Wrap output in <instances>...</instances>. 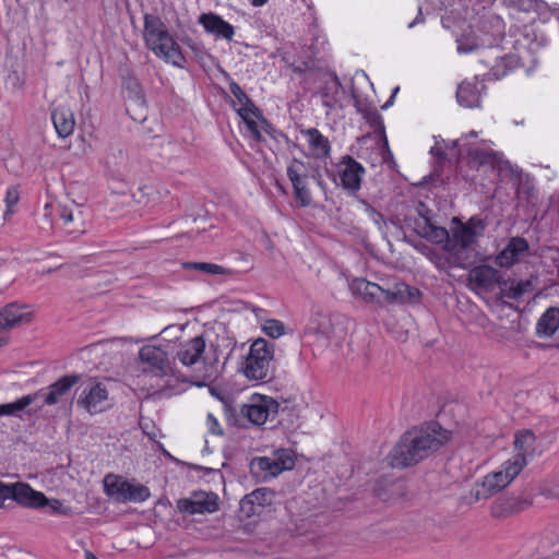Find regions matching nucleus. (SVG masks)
<instances>
[{
    "mask_svg": "<svg viewBox=\"0 0 559 559\" xmlns=\"http://www.w3.org/2000/svg\"><path fill=\"white\" fill-rule=\"evenodd\" d=\"M451 439V431L438 421H429L402 435L394 447L393 461L396 466L416 465L437 452Z\"/></svg>",
    "mask_w": 559,
    "mask_h": 559,
    "instance_id": "f257e3e1",
    "label": "nucleus"
},
{
    "mask_svg": "<svg viewBox=\"0 0 559 559\" xmlns=\"http://www.w3.org/2000/svg\"><path fill=\"white\" fill-rule=\"evenodd\" d=\"M144 39L146 46L159 58L183 69L187 60L179 45L169 34L164 22L156 15L144 16Z\"/></svg>",
    "mask_w": 559,
    "mask_h": 559,
    "instance_id": "f03ea898",
    "label": "nucleus"
},
{
    "mask_svg": "<svg viewBox=\"0 0 559 559\" xmlns=\"http://www.w3.org/2000/svg\"><path fill=\"white\" fill-rule=\"evenodd\" d=\"M468 138H477V132L471 131L464 138L452 141L451 151L457 150L455 158L459 163L466 159L468 166L472 168L490 165L492 168H497L499 171L508 170L512 174L521 176L522 170L518 167L514 168L509 160L502 158L501 154L491 150H484L469 145L467 142Z\"/></svg>",
    "mask_w": 559,
    "mask_h": 559,
    "instance_id": "7ed1b4c3",
    "label": "nucleus"
},
{
    "mask_svg": "<svg viewBox=\"0 0 559 559\" xmlns=\"http://www.w3.org/2000/svg\"><path fill=\"white\" fill-rule=\"evenodd\" d=\"M453 223L456 226L451 229L450 241L443 246V250L460 260L461 254L469 250L477 242V239L484 235L487 223L479 216H472L466 223H462L454 217Z\"/></svg>",
    "mask_w": 559,
    "mask_h": 559,
    "instance_id": "20e7f679",
    "label": "nucleus"
},
{
    "mask_svg": "<svg viewBox=\"0 0 559 559\" xmlns=\"http://www.w3.org/2000/svg\"><path fill=\"white\" fill-rule=\"evenodd\" d=\"M274 344L259 337L250 346L246 357L243 374L250 380H266L273 378Z\"/></svg>",
    "mask_w": 559,
    "mask_h": 559,
    "instance_id": "39448f33",
    "label": "nucleus"
},
{
    "mask_svg": "<svg viewBox=\"0 0 559 559\" xmlns=\"http://www.w3.org/2000/svg\"><path fill=\"white\" fill-rule=\"evenodd\" d=\"M526 463L523 455H513L501 465V469L486 475L481 484L474 490L476 500L487 499L507 487L521 473Z\"/></svg>",
    "mask_w": 559,
    "mask_h": 559,
    "instance_id": "423d86ee",
    "label": "nucleus"
},
{
    "mask_svg": "<svg viewBox=\"0 0 559 559\" xmlns=\"http://www.w3.org/2000/svg\"><path fill=\"white\" fill-rule=\"evenodd\" d=\"M294 467V453L284 448L273 451L271 456H255L249 464L250 473L258 481H266Z\"/></svg>",
    "mask_w": 559,
    "mask_h": 559,
    "instance_id": "0eeeda50",
    "label": "nucleus"
},
{
    "mask_svg": "<svg viewBox=\"0 0 559 559\" xmlns=\"http://www.w3.org/2000/svg\"><path fill=\"white\" fill-rule=\"evenodd\" d=\"M105 492L118 502H144L151 496L150 489L133 480L108 474L104 478Z\"/></svg>",
    "mask_w": 559,
    "mask_h": 559,
    "instance_id": "6e6552de",
    "label": "nucleus"
},
{
    "mask_svg": "<svg viewBox=\"0 0 559 559\" xmlns=\"http://www.w3.org/2000/svg\"><path fill=\"white\" fill-rule=\"evenodd\" d=\"M278 409L280 404L273 397L254 394L248 403L241 405L240 414L252 425L261 426L267 420H274Z\"/></svg>",
    "mask_w": 559,
    "mask_h": 559,
    "instance_id": "1a4fd4ad",
    "label": "nucleus"
},
{
    "mask_svg": "<svg viewBox=\"0 0 559 559\" xmlns=\"http://www.w3.org/2000/svg\"><path fill=\"white\" fill-rule=\"evenodd\" d=\"M80 380V374H64L47 388L40 389L39 391H43V394L38 399H43L41 404L37 405L34 409H29L27 413H37L45 405L52 406L67 400L72 388L78 384Z\"/></svg>",
    "mask_w": 559,
    "mask_h": 559,
    "instance_id": "9d476101",
    "label": "nucleus"
},
{
    "mask_svg": "<svg viewBox=\"0 0 559 559\" xmlns=\"http://www.w3.org/2000/svg\"><path fill=\"white\" fill-rule=\"evenodd\" d=\"M287 177L292 182L294 198L301 207H308L312 204L311 192L308 188V178L310 177L304 162L296 158L293 159L287 167Z\"/></svg>",
    "mask_w": 559,
    "mask_h": 559,
    "instance_id": "9b49d317",
    "label": "nucleus"
},
{
    "mask_svg": "<svg viewBox=\"0 0 559 559\" xmlns=\"http://www.w3.org/2000/svg\"><path fill=\"white\" fill-rule=\"evenodd\" d=\"M177 508L190 515L213 513L218 509V497L213 492L194 491L190 498L179 499Z\"/></svg>",
    "mask_w": 559,
    "mask_h": 559,
    "instance_id": "f8f14e48",
    "label": "nucleus"
},
{
    "mask_svg": "<svg viewBox=\"0 0 559 559\" xmlns=\"http://www.w3.org/2000/svg\"><path fill=\"white\" fill-rule=\"evenodd\" d=\"M322 86L319 94L322 98V104L329 109H334L340 104L341 96L345 93L338 76L334 72H325L319 70L318 79Z\"/></svg>",
    "mask_w": 559,
    "mask_h": 559,
    "instance_id": "ddd939ff",
    "label": "nucleus"
},
{
    "mask_svg": "<svg viewBox=\"0 0 559 559\" xmlns=\"http://www.w3.org/2000/svg\"><path fill=\"white\" fill-rule=\"evenodd\" d=\"M142 362L150 366V372L157 377L174 374L168 355L160 347L145 345L139 352Z\"/></svg>",
    "mask_w": 559,
    "mask_h": 559,
    "instance_id": "4468645a",
    "label": "nucleus"
},
{
    "mask_svg": "<svg viewBox=\"0 0 559 559\" xmlns=\"http://www.w3.org/2000/svg\"><path fill=\"white\" fill-rule=\"evenodd\" d=\"M275 492L270 488H258L240 500V512L247 518L260 515L274 501Z\"/></svg>",
    "mask_w": 559,
    "mask_h": 559,
    "instance_id": "2eb2a0df",
    "label": "nucleus"
},
{
    "mask_svg": "<svg viewBox=\"0 0 559 559\" xmlns=\"http://www.w3.org/2000/svg\"><path fill=\"white\" fill-rule=\"evenodd\" d=\"M8 492L9 499L25 508L40 509L47 502V497L43 492L34 490L26 483L9 484Z\"/></svg>",
    "mask_w": 559,
    "mask_h": 559,
    "instance_id": "dca6fc26",
    "label": "nucleus"
},
{
    "mask_svg": "<svg viewBox=\"0 0 559 559\" xmlns=\"http://www.w3.org/2000/svg\"><path fill=\"white\" fill-rule=\"evenodd\" d=\"M108 399V391L106 386L100 383H94L86 386L80 397L78 399V405L86 409L90 414H96L102 412L103 403Z\"/></svg>",
    "mask_w": 559,
    "mask_h": 559,
    "instance_id": "f3484780",
    "label": "nucleus"
},
{
    "mask_svg": "<svg viewBox=\"0 0 559 559\" xmlns=\"http://www.w3.org/2000/svg\"><path fill=\"white\" fill-rule=\"evenodd\" d=\"M530 250L528 241L523 237H512L507 246L496 255L495 263L500 267H511L519 262L522 254Z\"/></svg>",
    "mask_w": 559,
    "mask_h": 559,
    "instance_id": "a211bd4d",
    "label": "nucleus"
},
{
    "mask_svg": "<svg viewBox=\"0 0 559 559\" xmlns=\"http://www.w3.org/2000/svg\"><path fill=\"white\" fill-rule=\"evenodd\" d=\"M485 88L484 80L480 81L476 75L473 81H464L459 85L456 99L466 108L478 107Z\"/></svg>",
    "mask_w": 559,
    "mask_h": 559,
    "instance_id": "6ab92c4d",
    "label": "nucleus"
},
{
    "mask_svg": "<svg viewBox=\"0 0 559 559\" xmlns=\"http://www.w3.org/2000/svg\"><path fill=\"white\" fill-rule=\"evenodd\" d=\"M349 290L356 297L364 301L376 305H383L384 288L380 285L369 282L366 278L356 277L349 283Z\"/></svg>",
    "mask_w": 559,
    "mask_h": 559,
    "instance_id": "aec40b11",
    "label": "nucleus"
},
{
    "mask_svg": "<svg viewBox=\"0 0 559 559\" xmlns=\"http://www.w3.org/2000/svg\"><path fill=\"white\" fill-rule=\"evenodd\" d=\"M341 165L343 168L340 171V177L343 188L356 192L360 188L365 168L349 155L343 157Z\"/></svg>",
    "mask_w": 559,
    "mask_h": 559,
    "instance_id": "412c9836",
    "label": "nucleus"
},
{
    "mask_svg": "<svg viewBox=\"0 0 559 559\" xmlns=\"http://www.w3.org/2000/svg\"><path fill=\"white\" fill-rule=\"evenodd\" d=\"M199 23L203 26L206 33L214 35L216 38H223L228 41L234 38V26L216 13H202L199 16Z\"/></svg>",
    "mask_w": 559,
    "mask_h": 559,
    "instance_id": "4be33fe9",
    "label": "nucleus"
},
{
    "mask_svg": "<svg viewBox=\"0 0 559 559\" xmlns=\"http://www.w3.org/2000/svg\"><path fill=\"white\" fill-rule=\"evenodd\" d=\"M205 350V340L202 335L181 343L176 358L186 367L194 366L202 358Z\"/></svg>",
    "mask_w": 559,
    "mask_h": 559,
    "instance_id": "5701e85b",
    "label": "nucleus"
},
{
    "mask_svg": "<svg viewBox=\"0 0 559 559\" xmlns=\"http://www.w3.org/2000/svg\"><path fill=\"white\" fill-rule=\"evenodd\" d=\"M27 307L11 302L0 310V330H10L31 321V312L24 311Z\"/></svg>",
    "mask_w": 559,
    "mask_h": 559,
    "instance_id": "b1692460",
    "label": "nucleus"
},
{
    "mask_svg": "<svg viewBox=\"0 0 559 559\" xmlns=\"http://www.w3.org/2000/svg\"><path fill=\"white\" fill-rule=\"evenodd\" d=\"M229 80V91L235 97L233 102L234 106L236 104L240 105L237 109V114L239 116H245L246 114H252L254 118L262 117L261 109L253 103V100L247 95V93L241 88V86L230 79L228 74H226Z\"/></svg>",
    "mask_w": 559,
    "mask_h": 559,
    "instance_id": "393cba45",
    "label": "nucleus"
},
{
    "mask_svg": "<svg viewBox=\"0 0 559 559\" xmlns=\"http://www.w3.org/2000/svg\"><path fill=\"white\" fill-rule=\"evenodd\" d=\"M469 278L476 286L489 289L496 284L500 286L502 275L497 269L487 264H480L471 270Z\"/></svg>",
    "mask_w": 559,
    "mask_h": 559,
    "instance_id": "a878e982",
    "label": "nucleus"
},
{
    "mask_svg": "<svg viewBox=\"0 0 559 559\" xmlns=\"http://www.w3.org/2000/svg\"><path fill=\"white\" fill-rule=\"evenodd\" d=\"M499 289L501 298L519 300L524 295L534 290V284L532 280L516 281L502 277V281H500Z\"/></svg>",
    "mask_w": 559,
    "mask_h": 559,
    "instance_id": "bb28decb",
    "label": "nucleus"
},
{
    "mask_svg": "<svg viewBox=\"0 0 559 559\" xmlns=\"http://www.w3.org/2000/svg\"><path fill=\"white\" fill-rule=\"evenodd\" d=\"M559 329V307H549L539 317L535 334L539 338L551 337Z\"/></svg>",
    "mask_w": 559,
    "mask_h": 559,
    "instance_id": "cd10ccee",
    "label": "nucleus"
},
{
    "mask_svg": "<svg viewBox=\"0 0 559 559\" xmlns=\"http://www.w3.org/2000/svg\"><path fill=\"white\" fill-rule=\"evenodd\" d=\"M58 215L62 219L63 226L68 228V233L75 234L84 231L82 211L78 205H59Z\"/></svg>",
    "mask_w": 559,
    "mask_h": 559,
    "instance_id": "c85d7f7f",
    "label": "nucleus"
},
{
    "mask_svg": "<svg viewBox=\"0 0 559 559\" xmlns=\"http://www.w3.org/2000/svg\"><path fill=\"white\" fill-rule=\"evenodd\" d=\"M51 120L60 138H67L73 133L75 120L73 112L64 107H57L51 111Z\"/></svg>",
    "mask_w": 559,
    "mask_h": 559,
    "instance_id": "c756f323",
    "label": "nucleus"
},
{
    "mask_svg": "<svg viewBox=\"0 0 559 559\" xmlns=\"http://www.w3.org/2000/svg\"><path fill=\"white\" fill-rule=\"evenodd\" d=\"M416 233L420 237L433 243H442L444 246L448 245V241H450V231L447 228L436 226L432 223L427 224L426 226H421V224L417 221Z\"/></svg>",
    "mask_w": 559,
    "mask_h": 559,
    "instance_id": "7c9ffc66",
    "label": "nucleus"
},
{
    "mask_svg": "<svg viewBox=\"0 0 559 559\" xmlns=\"http://www.w3.org/2000/svg\"><path fill=\"white\" fill-rule=\"evenodd\" d=\"M43 394V391H37L33 394L23 395L13 403H7L0 405V416H17L20 412L35 403L38 397Z\"/></svg>",
    "mask_w": 559,
    "mask_h": 559,
    "instance_id": "2f4dec72",
    "label": "nucleus"
},
{
    "mask_svg": "<svg viewBox=\"0 0 559 559\" xmlns=\"http://www.w3.org/2000/svg\"><path fill=\"white\" fill-rule=\"evenodd\" d=\"M302 133L307 136L310 148L318 157L329 155L331 150L329 140L318 129L310 128L302 131Z\"/></svg>",
    "mask_w": 559,
    "mask_h": 559,
    "instance_id": "473e14b6",
    "label": "nucleus"
},
{
    "mask_svg": "<svg viewBox=\"0 0 559 559\" xmlns=\"http://www.w3.org/2000/svg\"><path fill=\"white\" fill-rule=\"evenodd\" d=\"M535 435L532 430L525 429L515 433L514 447L519 451L515 455H531L535 450Z\"/></svg>",
    "mask_w": 559,
    "mask_h": 559,
    "instance_id": "72a5a7b5",
    "label": "nucleus"
},
{
    "mask_svg": "<svg viewBox=\"0 0 559 559\" xmlns=\"http://www.w3.org/2000/svg\"><path fill=\"white\" fill-rule=\"evenodd\" d=\"M520 66V58L516 55H504L500 57L491 67L490 74L499 80L508 74L509 71Z\"/></svg>",
    "mask_w": 559,
    "mask_h": 559,
    "instance_id": "f704fd0d",
    "label": "nucleus"
},
{
    "mask_svg": "<svg viewBox=\"0 0 559 559\" xmlns=\"http://www.w3.org/2000/svg\"><path fill=\"white\" fill-rule=\"evenodd\" d=\"M182 267L185 270H193L200 273L210 274V275H229L231 274V271L215 264V263H209V262H183Z\"/></svg>",
    "mask_w": 559,
    "mask_h": 559,
    "instance_id": "c9c22d12",
    "label": "nucleus"
},
{
    "mask_svg": "<svg viewBox=\"0 0 559 559\" xmlns=\"http://www.w3.org/2000/svg\"><path fill=\"white\" fill-rule=\"evenodd\" d=\"M307 332L330 338L332 333L331 320L325 316L316 314L307 326Z\"/></svg>",
    "mask_w": 559,
    "mask_h": 559,
    "instance_id": "e433bc0d",
    "label": "nucleus"
},
{
    "mask_svg": "<svg viewBox=\"0 0 559 559\" xmlns=\"http://www.w3.org/2000/svg\"><path fill=\"white\" fill-rule=\"evenodd\" d=\"M408 292V285L404 283H399L394 286V289H384V299L383 305H394V304H404L408 301V296L406 294Z\"/></svg>",
    "mask_w": 559,
    "mask_h": 559,
    "instance_id": "4c0bfd02",
    "label": "nucleus"
},
{
    "mask_svg": "<svg viewBox=\"0 0 559 559\" xmlns=\"http://www.w3.org/2000/svg\"><path fill=\"white\" fill-rule=\"evenodd\" d=\"M435 139H436V143L430 148V154L438 160L439 165H441L443 162L448 160L447 150H449L450 155L455 158V154H456L457 150L451 151L452 144L443 146L442 144L445 143L443 139H440V140H438L437 138H435Z\"/></svg>",
    "mask_w": 559,
    "mask_h": 559,
    "instance_id": "58836bf2",
    "label": "nucleus"
},
{
    "mask_svg": "<svg viewBox=\"0 0 559 559\" xmlns=\"http://www.w3.org/2000/svg\"><path fill=\"white\" fill-rule=\"evenodd\" d=\"M257 119L260 122L261 129L272 139H274L277 142L284 140L286 144H290V140L288 139V136L282 131L277 130L269 120L264 118L263 115L262 117Z\"/></svg>",
    "mask_w": 559,
    "mask_h": 559,
    "instance_id": "ea45409f",
    "label": "nucleus"
},
{
    "mask_svg": "<svg viewBox=\"0 0 559 559\" xmlns=\"http://www.w3.org/2000/svg\"><path fill=\"white\" fill-rule=\"evenodd\" d=\"M262 330L267 336L272 338H277L285 334V325L283 322L276 319L266 320Z\"/></svg>",
    "mask_w": 559,
    "mask_h": 559,
    "instance_id": "a19ab883",
    "label": "nucleus"
},
{
    "mask_svg": "<svg viewBox=\"0 0 559 559\" xmlns=\"http://www.w3.org/2000/svg\"><path fill=\"white\" fill-rule=\"evenodd\" d=\"M121 79L123 86L131 93L138 95L141 92V84L129 69L121 70Z\"/></svg>",
    "mask_w": 559,
    "mask_h": 559,
    "instance_id": "79ce46f5",
    "label": "nucleus"
},
{
    "mask_svg": "<svg viewBox=\"0 0 559 559\" xmlns=\"http://www.w3.org/2000/svg\"><path fill=\"white\" fill-rule=\"evenodd\" d=\"M294 73L299 74L306 82L318 79V72L310 67L309 62H301L293 68Z\"/></svg>",
    "mask_w": 559,
    "mask_h": 559,
    "instance_id": "37998d69",
    "label": "nucleus"
},
{
    "mask_svg": "<svg viewBox=\"0 0 559 559\" xmlns=\"http://www.w3.org/2000/svg\"><path fill=\"white\" fill-rule=\"evenodd\" d=\"M361 204L364 205L365 212L367 213L369 218L378 226L379 229H382V225H385L383 214L364 200L361 201Z\"/></svg>",
    "mask_w": 559,
    "mask_h": 559,
    "instance_id": "c03bdc74",
    "label": "nucleus"
},
{
    "mask_svg": "<svg viewBox=\"0 0 559 559\" xmlns=\"http://www.w3.org/2000/svg\"><path fill=\"white\" fill-rule=\"evenodd\" d=\"M44 508H47L50 514H68L70 511V508L63 506V503L58 499L47 498V502L44 503Z\"/></svg>",
    "mask_w": 559,
    "mask_h": 559,
    "instance_id": "a18cd8bd",
    "label": "nucleus"
},
{
    "mask_svg": "<svg viewBox=\"0 0 559 559\" xmlns=\"http://www.w3.org/2000/svg\"><path fill=\"white\" fill-rule=\"evenodd\" d=\"M19 200H20V192H19V189L16 187H9L8 190H7V193H5V205H7V211L4 213V216H7L12 207H14L17 203H19Z\"/></svg>",
    "mask_w": 559,
    "mask_h": 559,
    "instance_id": "49530a36",
    "label": "nucleus"
},
{
    "mask_svg": "<svg viewBox=\"0 0 559 559\" xmlns=\"http://www.w3.org/2000/svg\"><path fill=\"white\" fill-rule=\"evenodd\" d=\"M416 212H417L418 218H415V223L418 221L421 224V226H426L427 224L432 223L431 211L425 203L419 202L416 207Z\"/></svg>",
    "mask_w": 559,
    "mask_h": 559,
    "instance_id": "de8ad7c7",
    "label": "nucleus"
},
{
    "mask_svg": "<svg viewBox=\"0 0 559 559\" xmlns=\"http://www.w3.org/2000/svg\"><path fill=\"white\" fill-rule=\"evenodd\" d=\"M182 43L185 45H187L193 51L195 58L199 61L203 60L204 57L206 56V51H205L204 47L201 44L193 40L192 38H186L182 40Z\"/></svg>",
    "mask_w": 559,
    "mask_h": 559,
    "instance_id": "09e8293b",
    "label": "nucleus"
},
{
    "mask_svg": "<svg viewBox=\"0 0 559 559\" xmlns=\"http://www.w3.org/2000/svg\"><path fill=\"white\" fill-rule=\"evenodd\" d=\"M518 193L519 194L524 193L526 195L527 200L535 198V189H534L532 181L528 179V177L526 178V180L524 182L520 183V186L518 188Z\"/></svg>",
    "mask_w": 559,
    "mask_h": 559,
    "instance_id": "8fccbe9b",
    "label": "nucleus"
},
{
    "mask_svg": "<svg viewBox=\"0 0 559 559\" xmlns=\"http://www.w3.org/2000/svg\"><path fill=\"white\" fill-rule=\"evenodd\" d=\"M206 424L211 433L216 436L223 435V429L221 428L218 420L211 413L207 414Z\"/></svg>",
    "mask_w": 559,
    "mask_h": 559,
    "instance_id": "3c124183",
    "label": "nucleus"
},
{
    "mask_svg": "<svg viewBox=\"0 0 559 559\" xmlns=\"http://www.w3.org/2000/svg\"><path fill=\"white\" fill-rule=\"evenodd\" d=\"M545 493L549 497L559 499V474L545 489Z\"/></svg>",
    "mask_w": 559,
    "mask_h": 559,
    "instance_id": "603ef678",
    "label": "nucleus"
},
{
    "mask_svg": "<svg viewBox=\"0 0 559 559\" xmlns=\"http://www.w3.org/2000/svg\"><path fill=\"white\" fill-rule=\"evenodd\" d=\"M352 96L354 98V105H355L357 111L362 114L365 117H367L368 114L370 112V109H369V106L367 105V103L359 99L354 92L352 93Z\"/></svg>",
    "mask_w": 559,
    "mask_h": 559,
    "instance_id": "864d4df0",
    "label": "nucleus"
},
{
    "mask_svg": "<svg viewBox=\"0 0 559 559\" xmlns=\"http://www.w3.org/2000/svg\"><path fill=\"white\" fill-rule=\"evenodd\" d=\"M476 48L477 46L475 44H469L462 38L457 39V51L460 53H468L474 51Z\"/></svg>",
    "mask_w": 559,
    "mask_h": 559,
    "instance_id": "5fc2aeb1",
    "label": "nucleus"
},
{
    "mask_svg": "<svg viewBox=\"0 0 559 559\" xmlns=\"http://www.w3.org/2000/svg\"><path fill=\"white\" fill-rule=\"evenodd\" d=\"M252 114H246L245 116H239L243 122L246 123L248 130L250 131V133H252L253 131H255L258 128H259V124L257 121H254L252 118H251Z\"/></svg>",
    "mask_w": 559,
    "mask_h": 559,
    "instance_id": "6e6d98bb",
    "label": "nucleus"
},
{
    "mask_svg": "<svg viewBox=\"0 0 559 559\" xmlns=\"http://www.w3.org/2000/svg\"><path fill=\"white\" fill-rule=\"evenodd\" d=\"M9 484L0 481V508L3 502L9 499Z\"/></svg>",
    "mask_w": 559,
    "mask_h": 559,
    "instance_id": "4d7b16f0",
    "label": "nucleus"
},
{
    "mask_svg": "<svg viewBox=\"0 0 559 559\" xmlns=\"http://www.w3.org/2000/svg\"><path fill=\"white\" fill-rule=\"evenodd\" d=\"M407 296H408V301H413V300H416L420 297V292L419 289L415 288V287H412L408 285V292H406Z\"/></svg>",
    "mask_w": 559,
    "mask_h": 559,
    "instance_id": "13d9d810",
    "label": "nucleus"
},
{
    "mask_svg": "<svg viewBox=\"0 0 559 559\" xmlns=\"http://www.w3.org/2000/svg\"><path fill=\"white\" fill-rule=\"evenodd\" d=\"M399 87H395L392 92V95L390 96V98L385 102V104L381 107L383 110L388 109L390 106H392L393 102H394V98H395V95L397 94L399 92Z\"/></svg>",
    "mask_w": 559,
    "mask_h": 559,
    "instance_id": "bf43d9fd",
    "label": "nucleus"
},
{
    "mask_svg": "<svg viewBox=\"0 0 559 559\" xmlns=\"http://www.w3.org/2000/svg\"><path fill=\"white\" fill-rule=\"evenodd\" d=\"M524 503H525V502H521V503H519V506H518V504H515V503L509 502V504H508V507H507V508H508V509H510V511H511V512H512V511L519 512V511H521V510H523V509H524Z\"/></svg>",
    "mask_w": 559,
    "mask_h": 559,
    "instance_id": "052dcab7",
    "label": "nucleus"
},
{
    "mask_svg": "<svg viewBox=\"0 0 559 559\" xmlns=\"http://www.w3.org/2000/svg\"><path fill=\"white\" fill-rule=\"evenodd\" d=\"M421 22H424V17H423L421 9L419 8L416 19L408 24V27H413L415 24L421 23Z\"/></svg>",
    "mask_w": 559,
    "mask_h": 559,
    "instance_id": "680f3d73",
    "label": "nucleus"
},
{
    "mask_svg": "<svg viewBox=\"0 0 559 559\" xmlns=\"http://www.w3.org/2000/svg\"><path fill=\"white\" fill-rule=\"evenodd\" d=\"M251 134H252L253 139H254L257 142H261V141L263 140L262 134H261V131H260V129H259V128H258L255 131H253Z\"/></svg>",
    "mask_w": 559,
    "mask_h": 559,
    "instance_id": "e2e57ef3",
    "label": "nucleus"
},
{
    "mask_svg": "<svg viewBox=\"0 0 559 559\" xmlns=\"http://www.w3.org/2000/svg\"><path fill=\"white\" fill-rule=\"evenodd\" d=\"M459 174H460V176H462V178H463L465 181L474 182V179H475V178H474V177H469V176H467V175H464V174H463V171H462V168H460Z\"/></svg>",
    "mask_w": 559,
    "mask_h": 559,
    "instance_id": "0e129e2a",
    "label": "nucleus"
},
{
    "mask_svg": "<svg viewBox=\"0 0 559 559\" xmlns=\"http://www.w3.org/2000/svg\"><path fill=\"white\" fill-rule=\"evenodd\" d=\"M504 2H507L509 4H518L520 7L524 5V0H504Z\"/></svg>",
    "mask_w": 559,
    "mask_h": 559,
    "instance_id": "69168bd1",
    "label": "nucleus"
},
{
    "mask_svg": "<svg viewBox=\"0 0 559 559\" xmlns=\"http://www.w3.org/2000/svg\"><path fill=\"white\" fill-rule=\"evenodd\" d=\"M311 177L318 182L319 186L322 187L321 176L319 175L318 171L313 173Z\"/></svg>",
    "mask_w": 559,
    "mask_h": 559,
    "instance_id": "338daca9",
    "label": "nucleus"
},
{
    "mask_svg": "<svg viewBox=\"0 0 559 559\" xmlns=\"http://www.w3.org/2000/svg\"><path fill=\"white\" fill-rule=\"evenodd\" d=\"M266 2H267V0H251L252 5H254V7H262Z\"/></svg>",
    "mask_w": 559,
    "mask_h": 559,
    "instance_id": "774afa93",
    "label": "nucleus"
}]
</instances>
